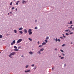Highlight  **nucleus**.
<instances>
[{
  "instance_id": "de8ad7c7",
  "label": "nucleus",
  "mask_w": 74,
  "mask_h": 74,
  "mask_svg": "<svg viewBox=\"0 0 74 74\" xmlns=\"http://www.w3.org/2000/svg\"><path fill=\"white\" fill-rule=\"evenodd\" d=\"M54 69V68L53 67V68H52V70H53Z\"/></svg>"
},
{
  "instance_id": "6e6d98bb",
  "label": "nucleus",
  "mask_w": 74,
  "mask_h": 74,
  "mask_svg": "<svg viewBox=\"0 0 74 74\" xmlns=\"http://www.w3.org/2000/svg\"><path fill=\"white\" fill-rule=\"evenodd\" d=\"M72 29L73 30V29H73V28H72Z\"/></svg>"
},
{
  "instance_id": "e433bc0d",
  "label": "nucleus",
  "mask_w": 74,
  "mask_h": 74,
  "mask_svg": "<svg viewBox=\"0 0 74 74\" xmlns=\"http://www.w3.org/2000/svg\"><path fill=\"white\" fill-rule=\"evenodd\" d=\"M64 58V57H62L61 58V59H62Z\"/></svg>"
},
{
  "instance_id": "5fc2aeb1",
  "label": "nucleus",
  "mask_w": 74,
  "mask_h": 74,
  "mask_svg": "<svg viewBox=\"0 0 74 74\" xmlns=\"http://www.w3.org/2000/svg\"><path fill=\"white\" fill-rule=\"evenodd\" d=\"M66 65V64H64V66H65Z\"/></svg>"
},
{
  "instance_id": "bb28decb",
  "label": "nucleus",
  "mask_w": 74,
  "mask_h": 74,
  "mask_svg": "<svg viewBox=\"0 0 74 74\" xmlns=\"http://www.w3.org/2000/svg\"><path fill=\"white\" fill-rule=\"evenodd\" d=\"M26 68H27L28 67V65H26L25 66Z\"/></svg>"
},
{
  "instance_id": "3c124183",
  "label": "nucleus",
  "mask_w": 74,
  "mask_h": 74,
  "mask_svg": "<svg viewBox=\"0 0 74 74\" xmlns=\"http://www.w3.org/2000/svg\"><path fill=\"white\" fill-rule=\"evenodd\" d=\"M21 57H23V56L22 55V56H21Z\"/></svg>"
},
{
  "instance_id": "49530a36",
  "label": "nucleus",
  "mask_w": 74,
  "mask_h": 74,
  "mask_svg": "<svg viewBox=\"0 0 74 74\" xmlns=\"http://www.w3.org/2000/svg\"><path fill=\"white\" fill-rule=\"evenodd\" d=\"M10 14H12V12H10Z\"/></svg>"
},
{
  "instance_id": "a878e982",
  "label": "nucleus",
  "mask_w": 74,
  "mask_h": 74,
  "mask_svg": "<svg viewBox=\"0 0 74 74\" xmlns=\"http://www.w3.org/2000/svg\"><path fill=\"white\" fill-rule=\"evenodd\" d=\"M42 47V45H40L39 46V47Z\"/></svg>"
},
{
  "instance_id": "0e129e2a",
  "label": "nucleus",
  "mask_w": 74,
  "mask_h": 74,
  "mask_svg": "<svg viewBox=\"0 0 74 74\" xmlns=\"http://www.w3.org/2000/svg\"><path fill=\"white\" fill-rule=\"evenodd\" d=\"M69 24V23H68V24Z\"/></svg>"
},
{
  "instance_id": "79ce46f5",
  "label": "nucleus",
  "mask_w": 74,
  "mask_h": 74,
  "mask_svg": "<svg viewBox=\"0 0 74 74\" xmlns=\"http://www.w3.org/2000/svg\"><path fill=\"white\" fill-rule=\"evenodd\" d=\"M73 34V33L72 32H71L70 33V34Z\"/></svg>"
},
{
  "instance_id": "603ef678",
  "label": "nucleus",
  "mask_w": 74,
  "mask_h": 74,
  "mask_svg": "<svg viewBox=\"0 0 74 74\" xmlns=\"http://www.w3.org/2000/svg\"><path fill=\"white\" fill-rule=\"evenodd\" d=\"M8 15H10V13H8Z\"/></svg>"
},
{
  "instance_id": "39448f33",
  "label": "nucleus",
  "mask_w": 74,
  "mask_h": 74,
  "mask_svg": "<svg viewBox=\"0 0 74 74\" xmlns=\"http://www.w3.org/2000/svg\"><path fill=\"white\" fill-rule=\"evenodd\" d=\"M22 3H23V4H24L25 3H26V2L25 1H23L22 2Z\"/></svg>"
},
{
  "instance_id": "9b49d317",
  "label": "nucleus",
  "mask_w": 74,
  "mask_h": 74,
  "mask_svg": "<svg viewBox=\"0 0 74 74\" xmlns=\"http://www.w3.org/2000/svg\"><path fill=\"white\" fill-rule=\"evenodd\" d=\"M28 39L31 41H32V39L31 38H28Z\"/></svg>"
},
{
  "instance_id": "37998d69",
  "label": "nucleus",
  "mask_w": 74,
  "mask_h": 74,
  "mask_svg": "<svg viewBox=\"0 0 74 74\" xmlns=\"http://www.w3.org/2000/svg\"><path fill=\"white\" fill-rule=\"evenodd\" d=\"M40 43V42L39 41H38V44H39Z\"/></svg>"
},
{
  "instance_id": "f257e3e1",
  "label": "nucleus",
  "mask_w": 74,
  "mask_h": 74,
  "mask_svg": "<svg viewBox=\"0 0 74 74\" xmlns=\"http://www.w3.org/2000/svg\"><path fill=\"white\" fill-rule=\"evenodd\" d=\"M16 53L15 52H12L11 53L10 55H9V58H13L12 57H11V56H12V55H15V54Z\"/></svg>"
},
{
  "instance_id": "09e8293b",
  "label": "nucleus",
  "mask_w": 74,
  "mask_h": 74,
  "mask_svg": "<svg viewBox=\"0 0 74 74\" xmlns=\"http://www.w3.org/2000/svg\"><path fill=\"white\" fill-rule=\"evenodd\" d=\"M62 55L63 56H64V54L63 53H62Z\"/></svg>"
},
{
  "instance_id": "20e7f679",
  "label": "nucleus",
  "mask_w": 74,
  "mask_h": 74,
  "mask_svg": "<svg viewBox=\"0 0 74 74\" xmlns=\"http://www.w3.org/2000/svg\"><path fill=\"white\" fill-rule=\"evenodd\" d=\"M15 40H14L13 41V42H12L11 44V45H13V44H15Z\"/></svg>"
},
{
  "instance_id": "c756f323",
  "label": "nucleus",
  "mask_w": 74,
  "mask_h": 74,
  "mask_svg": "<svg viewBox=\"0 0 74 74\" xmlns=\"http://www.w3.org/2000/svg\"><path fill=\"white\" fill-rule=\"evenodd\" d=\"M65 32H68V30H65Z\"/></svg>"
},
{
  "instance_id": "c9c22d12",
  "label": "nucleus",
  "mask_w": 74,
  "mask_h": 74,
  "mask_svg": "<svg viewBox=\"0 0 74 74\" xmlns=\"http://www.w3.org/2000/svg\"><path fill=\"white\" fill-rule=\"evenodd\" d=\"M65 45V44H64L63 45H62V47H64Z\"/></svg>"
},
{
  "instance_id": "a211bd4d",
  "label": "nucleus",
  "mask_w": 74,
  "mask_h": 74,
  "mask_svg": "<svg viewBox=\"0 0 74 74\" xmlns=\"http://www.w3.org/2000/svg\"><path fill=\"white\" fill-rule=\"evenodd\" d=\"M37 68V67L36 66H35L34 68V69L35 70Z\"/></svg>"
},
{
  "instance_id": "5701e85b",
  "label": "nucleus",
  "mask_w": 74,
  "mask_h": 74,
  "mask_svg": "<svg viewBox=\"0 0 74 74\" xmlns=\"http://www.w3.org/2000/svg\"><path fill=\"white\" fill-rule=\"evenodd\" d=\"M38 54H41L40 51H38Z\"/></svg>"
},
{
  "instance_id": "6ab92c4d",
  "label": "nucleus",
  "mask_w": 74,
  "mask_h": 74,
  "mask_svg": "<svg viewBox=\"0 0 74 74\" xmlns=\"http://www.w3.org/2000/svg\"><path fill=\"white\" fill-rule=\"evenodd\" d=\"M14 48H15V49H17V47H16V46H14Z\"/></svg>"
},
{
  "instance_id": "8fccbe9b",
  "label": "nucleus",
  "mask_w": 74,
  "mask_h": 74,
  "mask_svg": "<svg viewBox=\"0 0 74 74\" xmlns=\"http://www.w3.org/2000/svg\"><path fill=\"white\" fill-rule=\"evenodd\" d=\"M16 11H17V8H16Z\"/></svg>"
},
{
  "instance_id": "dca6fc26",
  "label": "nucleus",
  "mask_w": 74,
  "mask_h": 74,
  "mask_svg": "<svg viewBox=\"0 0 74 74\" xmlns=\"http://www.w3.org/2000/svg\"><path fill=\"white\" fill-rule=\"evenodd\" d=\"M49 36H47L46 38V40H48L49 39Z\"/></svg>"
},
{
  "instance_id": "f3484780",
  "label": "nucleus",
  "mask_w": 74,
  "mask_h": 74,
  "mask_svg": "<svg viewBox=\"0 0 74 74\" xmlns=\"http://www.w3.org/2000/svg\"><path fill=\"white\" fill-rule=\"evenodd\" d=\"M3 37V36H2V35H0V38H1Z\"/></svg>"
},
{
  "instance_id": "7ed1b4c3",
  "label": "nucleus",
  "mask_w": 74,
  "mask_h": 74,
  "mask_svg": "<svg viewBox=\"0 0 74 74\" xmlns=\"http://www.w3.org/2000/svg\"><path fill=\"white\" fill-rule=\"evenodd\" d=\"M28 32L29 33V35H31L32 34V29H29V30Z\"/></svg>"
},
{
  "instance_id": "cd10ccee",
  "label": "nucleus",
  "mask_w": 74,
  "mask_h": 74,
  "mask_svg": "<svg viewBox=\"0 0 74 74\" xmlns=\"http://www.w3.org/2000/svg\"><path fill=\"white\" fill-rule=\"evenodd\" d=\"M66 35L68 36L69 35V34H68V33H66Z\"/></svg>"
},
{
  "instance_id": "393cba45",
  "label": "nucleus",
  "mask_w": 74,
  "mask_h": 74,
  "mask_svg": "<svg viewBox=\"0 0 74 74\" xmlns=\"http://www.w3.org/2000/svg\"><path fill=\"white\" fill-rule=\"evenodd\" d=\"M62 35H63V37H64V38H66V36H64V34H62Z\"/></svg>"
},
{
  "instance_id": "ddd939ff",
  "label": "nucleus",
  "mask_w": 74,
  "mask_h": 74,
  "mask_svg": "<svg viewBox=\"0 0 74 74\" xmlns=\"http://www.w3.org/2000/svg\"><path fill=\"white\" fill-rule=\"evenodd\" d=\"M46 44L45 42H43L42 44V45H45Z\"/></svg>"
},
{
  "instance_id": "72a5a7b5",
  "label": "nucleus",
  "mask_w": 74,
  "mask_h": 74,
  "mask_svg": "<svg viewBox=\"0 0 74 74\" xmlns=\"http://www.w3.org/2000/svg\"><path fill=\"white\" fill-rule=\"evenodd\" d=\"M32 67H33V66H34V64H32Z\"/></svg>"
},
{
  "instance_id": "0eeeda50",
  "label": "nucleus",
  "mask_w": 74,
  "mask_h": 74,
  "mask_svg": "<svg viewBox=\"0 0 74 74\" xmlns=\"http://www.w3.org/2000/svg\"><path fill=\"white\" fill-rule=\"evenodd\" d=\"M29 53L31 55H32L33 54V53L31 51L29 52Z\"/></svg>"
},
{
  "instance_id": "13d9d810",
  "label": "nucleus",
  "mask_w": 74,
  "mask_h": 74,
  "mask_svg": "<svg viewBox=\"0 0 74 74\" xmlns=\"http://www.w3.org/2000/svg\"><path fill=\"white\" fill-rule=\"evenodd\" d=\"M71 26H73V25H71Z\"/></svg>"
},
{
  "instance_id": "7c9ffc66",
  "label": "nucleus",
  "mask_w": 74,
  "mask_h": 74,
  "mask_svg": "<svg viewBox=\"0 0 74 74\" xmlns=\"http://www.w3.org/2000/svg\"><path fill=\"white\" fill-rule=\"evenodd\" d=\"M14 9H15V8H14V7L12 8V10H14Z\"/></svg>"
},
{
  "instance_id": "1a4fd4ad",
  "label": "nucleus",
  "mask_w": 74,
  "mask_h": 74,
  "mask_svg": "<svg viewBox=\"0 0 74 74\" xmlns=\"http://www.w3.org/2000/svg\"><path fill=\"white\" fill-rule=\"evenodd\" d=\"M22 29H23V27H21V28H20L19 29V30H22Z\"/></svg>"
},
{
  "instance_id": "f03ea898",
  "label": "nucleus",
  "mask_w": 74,
  "mask_h": 74,
  "mask_svg": "<svg viewBox=\"0 0 74 74\" xmlns=\"http://www.w3.org/2000/svg\"><path fill=\"white\" fill-rule=\"evenodd\" d=\"M22 41V39H18L16 42V44H18L19 43H20V42H21Z\"/></svg>"
},
{
  "instance_id": "864d4df0",
  "label": "nucleus",
  "mask_w": 74,
  "mask_h": 74,
  "mask_svg": "<svg viewBox=\"0 0 74 74\" xmlns=\"http://www.w3.org/2000/svg\"><path fill=\"white\" fill-rule=\"evenodd\" d=\"M35 21L36 22H37V20H36Z\"/></svg>"
},
{
  "instance_id": "412c9836",
  "label": "nucleus",
  "mask_w": 74,
  "mask_h": 74,
  "mask_svg": "<svg viewBox=\"0 0 74 74\" xmlns=\"http://www.w3.org/2000/svg\"><path fill=\"white\" fill-rule=\"evenodd\" d=\"M19 50L18 49H14V51H18Z\"/></svg>"
},
{
  "instance_id": "bf43d9fd",
  "label": "nucleus",
  "mask_w": 74,
  "mask_h": 74,
  "mask_svg": "<svg viewBox=\"0 0 74 74\" xmlns=\"http://www.w3.org/2000/svg\"><path fill=\"white\" fill-rule=\"evenodd\" d=\"M72 44V42H71V44Z\"/></svg>"
},
{
  "instance_id": "f704fd0d",
  "label": "nucleus",
  "mask_w": 74,
  "mask_h": 74,
  "mask_svg": "<svg viewBox=\"0 0 74 74\" xmlns=\"http://www.w3.org/2000/svg\"><path fill=\"white\" fill-rule=\"evenodd\" d=\"M45 41L46 42V43L47 42V40H45Z\"/></svg>"
},
{
  "instance_id": "e2e57ef3",
  "label": "nucleus",
  "mask_w": 74,
  "mask_h": 74,
  "mask_svg": "<svg viewBox=\"0 0 74 74\" xmlns=\"http://www.w3.org/2000/svg\"><path fill=\"white\" fill-rule=\"evenodd\" d=\"M1 52H0V53H1Z\"/></svg>"
},
{
  "instance_id": "4c0bfd02",
  "label": "nucleus",
  "mask_w": 74,
  "mask_h": 74,
  "mask_svg": "<svg viewBox=\"0 0 74 74\" xmlns=\"http://www.w3.org/2000/svg\"><path fill=\"white\" fill-rule=\"evenodd\" d=\"M21 47H18V49H19V48H21Z\"/></svg>"
},
{
  "instance_id": "2f4dec72",
  "label": "nucleus",
  "mask_w": 74,
  "mask_h": 74,
  "mask_svg": "<svg viewBox=\"0 0 74 74\" xmlns=\"http://www.w3.org/2000/svg\"><path fill=\"white\" fill-rule=\"evenodd\" d=\"M35 29H37V27H35Z\"/></svg>"
},
{
  "instance_id": "a18cd8bd",
  "label": "nucleus",
  "mask_w": 74,
  "mask_h": 74,
  "mask_svg": "<svg viewBox=\"0 0 74 74\" xmlns=\"http://www.w3.org/2000/svg\"><path fill=\"white\" fill-rule=\"evenodd\" d=\"M55 50H56V51H57V49L56 48H55Z\"/></svg>"
},
{
  "instance_id": "58836bf2",
  "label": "nucleus",
  "mask_w": 74,
  "mask_h": 74,
  "mask_svg": "<svg viewBox=\"0 0 74 74\" xmlns=\"http://www.w3.org/2000/svg\"><path fill=\"white\" fill-rule=\"evenodd\" d=\"M68 31H69V32H70V30L69 29H68Z\"/></svg>"
},
{
  "instance_id": "9d476101",
  "label": "nucleus",
  "mask_w": 74,
  "mask_h": 74,
  "mask_svg": "<svg viewBox=\"0 0 74 74\" xmlns=\"http://www.w3.org/2000/svg\"><path fill=\"white\" fill-rule=\"evenodd\" d=\"M14 33H17V32L16 31V30H14Z\"/></svg>"
},
{
  "instance_id": "4468645a",
  "label": "nucleus",
  "mask_w": 74,
  "mask_h": 74,
  "mask_svg": "<svg viewBox=\"0 0 74 74\" xmlns=\"http://www.w3.org/2000/svg\"><path fill=\"white\" fill-rule=\"evenodd\" d=\"M44 49L43 48H42L41 49H40V51H42L44 50Z\"/></svg>"
},
{
  "instance_id": "4be33fe9",
  "label": "nucleus",
  "mask_w": 74,
  "mask_h": 74,
  "mask_svg": "<svg viewBox=\"0 0 74 74\" xmlns=\"http://www.w3.org/2000/svg\"><path fill=\"white\" fill-rule=\"evenodd\" d=\"M25 73H28V70H27V71H25Z\"/></svg>"
},
{
  "instance_id": "ea45409f",
  "label": "nucleus",
  "mask_w": 74,
  "mask_h": 74,
  "mask_svg": "<svg viewBox=\"0 0 74 74\" xmlns=\"http://www.w3.org/2000/svg\"><path fill=\"white\" fill-rule=\"evenodd\" d=\"M58 41H59V42H60V39H58Z\"/></svg>"
},
{
  "instance_id": "aec40b11",
  "label": "nucleus",
  "mask_w": 74,
  "mask_h": 74,
  "mask_svg": "<svg viewBox=\"0 0 74 74\" xmlns=\"http://www.w3.org/2000/svg\"><path fill=\"white\" fill-rule=\"evenodd\" d=\"M72 28V26L69 27H68V28L69 29H71V28Z\"/></svg>"
},
{
  "instance_id": "f8f14e48",
  "label": "nucleus",
  "mask_w": 74,
  "mask_h": 74,
  "mask_svg": "<svg viewBox=\"0 0 74 74\" xmlns=\"http://www.w3.org/2000/svg\"><path fill=\"white\" fill-rule=\"evenodd\" d=\"M19 33H21V34H22L23 33V32L22 31H19Z\"/></svg>"
},
{
  "instance_id": "c03bdc74",
  "label": "nucleus",
  "mask_w": 74,
  "mask_h": 74,
  "mask_svg": "<svg viewBox=\"0 0 74 74\" xmlns=\"http://www.w3.org/2000/svg\"><path fill=\"white\" fill-rule=\"evenodd\" d=\"M60 38H61V39H63V38L62 37H60Z\"/></svg>"
},
{
  "instance_id": "052dcab7",
  "label": "nucleus",
  "mask_w": 74,
  "mask_h": 74,
  "mask_svg": "<svg viewBox=\"0 0 74 74\" xmlns=\"http://www.w3.org/2000/svg\"><path fill=\"white\" fill-rule=\"evenodd\" d=\"M25 0H22L23 1H24Z\"/></svg>"
},
{
  "instance_id": "a19ab883",
  "label": "nucleus",
  "mask_w": 74,
  "mask_h": 74,
  "mask_svg": "<svg viewBox=\"0 0 74 74\" xmlns=\"http://www.w3.org/2000/svg\"><path fill=\"white\" fill-rule=\"evenodd\" d=\"M28 72H30V70H28Z\"/></svg>"
},
{
  "instance_id": "423d86ee",
  "label": "nucleus",
  "mask_w": 74,
  "mask_h": 74,
  "mask_svg": "<svg viewBox=\"0 0 74 74\" xmlns=\"http://www.w3.org/2000/svg\"><path fill=\"white\" fill-rule=\"evenodd\" d=\"M24 31L25 33H27V30H26V29H24Z\"/></svg>"
},
{
  "instance_id": "680f3d73",
  "label": "nucleus",
  "mask_w": 74,
  "mask_h": 74,
  "mask_svg": "<svg viewBox=\"0 0 74 74\" xmlns=\"http://www.w3.org/2000/svg\"><path fill=\"white\" fill-rule=\"evenodd\" d=\"M14 0V1H15V0Z\"/></svg>"
},
{
  "instance_id": "b1692460",
  "label": "nucleus",
  "mask_w": 74,
  "mask_h": 74,
  "mask_svg": "<svg viewBox=\"0 0 74 74\" xmlns=\"http://www.w3.org/2000/svg\"><path fill=\"white\" fill-rule=\"evenodd\" d=\"M56 42H57V41H58V39H57V38H56Z\"/></svg>"
},
{
  "instance_id": "4d7b16f0",
  "label": "nucleus",
  "mask_w": 74,
  "mask_h": 74,
  "mask_svg": "<svg viewBox=\"0 0 74 74\" xmlns=\"http://www.w3.org/2000/svg\"><path fill=\"white\" fill-rule=\"evenodd\" d=\"M59 57H61V56H59Z\"/></svg>"
},
{
  "instance_id": "6e6552de",
  "label": "nucleus",
  "mask_w": 74,
  "mask_h": 74,
  "mask_svg": "<svg viewBox=\"0 0 74 74\" xmlns=\"http://www.w3.org/2000/svg\"><path fill=\"white\" fill-rule=\"evenodd\" d=\"M19 2H20L19 1H17V2H16V4L17 5H18V3H19Z\"/></svg>"
},
{
  "instance_id": "473e14b6",
  "label": "nucleus",
  "mask_w": 74,
  "mask_h": 74,
  "mask_svg": "<svg viewBox=\"0 0 74 74\" xmlns=\"http://www.w3.org/2000/svg\"><path fill=\"white\" fill-rule=\"evenodd\" d=\"M60 51L61 52H63V51L62 50H60Z\"/></svg>"
},
{
  "instance_id": "c85d7f7f",
  "label": "nucleus",
  "mask_w": 74,
  "mask_h": 74,
  "mask_svg": "<svg viewBox=\"0 0 74 74\" xmlns=\"http://www.w3.org/2000/svg\"><path fill=\"white\" fill-rule=\"evenodd\" d=\"M12 2H11L10 3V5H12Z\"/></svg>"
},
{
  "instance_id": "2eb2a0df",
  "label": "nucleus",
  "mask_w": 74,
  "mask_h": 74,
  "mask_svg": "<svg viewBox=\"0 0 74 74\" xmlns=\"http://www.w3.org/2000/svg\"><path fill=\"white\" fill-rule=\"evenodd\" d=\"M72 24V21H71L70 23L69 24L70 25H71Z\"/></svg>"
}]
</instances>
